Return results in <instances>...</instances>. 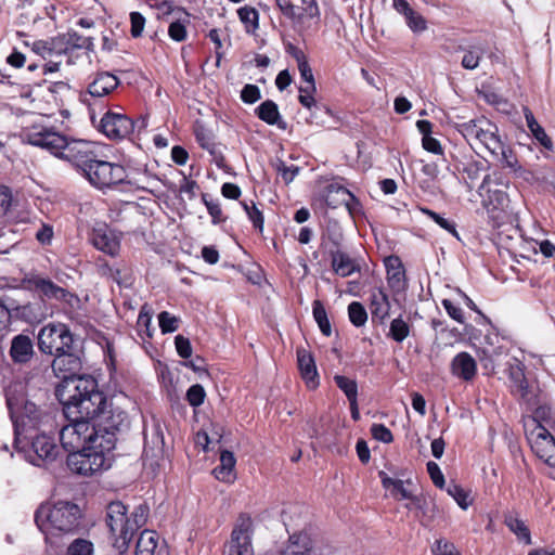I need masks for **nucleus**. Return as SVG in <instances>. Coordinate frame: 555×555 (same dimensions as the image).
<instances>
[{"label": "nucleus", "instance_id": "nucleus-1", "mask_svg": "<svg viewBox=\"0 0 555 555\" xmlns=\"http://www.w3.org/2000/svg\"><path fill=\"white\" fill-rule=\"evenodd\" d=\"M55 396L63 406L64 416L88 422L93 435H117L129 426L128 413L108 403L105 395L99 390L98 382L91 376L59 385Z\"/></svg>", "mask_w": 555, "mask_h": 555}, {"label": "nucleus", "instance_id": "nucleus-2", "mask_svg": "<svg viewBox=\"0 0 555 555\" xmlns=\"http://www.w3.org/2000/svg\"><path fill=\"white\" fill-rule=\"evenodd\" d=\"M23 140L66 160L82 175L94 163L98 153L92 142L68 138L51 127L31 125L23 130Z\"/></svg>", "mask_w": 555, "mask_h": 555}, {"label": "nucleus", "instance_id": "nucleus-3", "mask_svg": "<svg viewBox=\"0 0 555 555\" xmlns=\"http://www.w3.org/2000/svg\"><path fill=\"white\" fill-rule=\"evenodd\" d=\"M150 515L147 504H139L129 514L128 506L121 501H112L106 506L105 522L108 527L113 547L119 555L127 554L137 532L142 529Z\"/></svg>", "mask_w": 555, "mask_h": 555}, {"label": "nucleus", "instance_id": "nucleus-4", "mask_svg": "<svg viewBox=\"0 0 555 555\" xmlns=\"http://www.w3.org/2000/svg\"><path fill=\"white\" fill-rule=\"evenodd\" d=\"M116 441L117 435L114 433L88 436L86 444L67 455L68 468L82 476H91L109 468Z\"/></svg>", "mask_w": 555, "mask_h": 555}, {"label": "nucleus", "instance_id": "nucleus-5", "mask_svg": "<svg viewBox=\"0 0 555 555\" xmlns=\"http://www.w3.org/2000/svg\"><path fill=\"white\" fill-rule=\"evenodd\" d=\"M82 176L99 190L109 189L118 184H128L144 192H151L145 184L153 178L146 165L132 168L128 164L127 167H124L120 164L102 160L98 157Z\"/></svg>", "mask_w": 555, "mask_h": 555}, {"label": "nucleus", "instance_id": "nucleus-6", "mask_svg": "<svg viewBox=\"0 0 555 555\" xmlns=\"http://www.w3.org/2000/svg\"><path fill=\"white\" fill-rule=\"evenodd\" d=\"M34 518L38 529L46 535L70 534L81 527L83 513L78 504L59 500L41 503Z\"/></svg>", "mask_w": 555, "mask_h": 555}, {"label": "nucleus", "instance_id": "nucleus-7", "mask_svg": "<svg viewBox=\"0 0 555 555\" xmlns=\"http://www.w3.org/2000/svg\"><path fill=\"white\" fill-rule=\"evenodd\" d=\"M5 401L14 428V446L20 449L21 437L39 429L48 414L28 399L21 385L10 386L5 390Z\"/></svg>", "mask_w": 555, "mask_h": 555}, {"label": "nucleus", "instance_id": "nucleus-8", "mask_svg": "<svg viewBox=\"0 0 555 555\" xmlns=\"http://www.w3.org/2000/svg\"><path fill=\"white\" fill-rule=\"evenodd\" d=\"M89 79L86 90L80 92L79 100L88 106L90 117L94 121L96 106L102 111L108 105L107 98L120 86V80L106 70H99Z\"/></svg>", "mask_w": 555, "mask_h": 555}, {"label": "nucleus", "instance_id": "nucleus-9", "mask_svg": "<svg viewBox=\"0 0 555 555\" xmlns=\"http://www.w3.org/2000/svg\"><path fill=\"white\" fill-rule=\"evenodd\" d=\"M280 13L291 22L299 33L308 31L321 23V8L318 0H300L296 5L293 0H274Z\"/></svg>", "mask_w": 555, "mask_h": 555}, {"label": "nucleus", "instance_id": "nucleus-10", "mask_svg": "<svg viewBox=\"0 0 555 555\" xmlns=\"http://www.w3.org/2000/svg\"><path fill=\"white\" fill-rule=\"evenodd\" d=\"M37 345L41 353L54 357L72 350L76 339L67 324L50 322L39 330Z\"/></svg>", "mask_w": 555, "mask_h": 555}, {"label": "nucleus", "instance_id": "nucleus-11", "mask_svg": "<svg viewBox=\"0 0 555 555\" xmlns=\"http://www.w3.org/2000/svg\"><path fill=\"white\" fill-rule=\"evenodd\" d=\"M454 128L470 145L480 143L489 152L491 150L498 152L500 147L501 138L498 134V127L485 117L464 122H455Z\"/></svg>", "mask_w": 555, "mask_h": 555}, {"label": "nucleus", "instance_id": "nucleus-12", "mask_svg": "<svg viewBox=\"0 0 555 555\" xmlns=\"http://www.w3.org/2000/svg\"><path fill=\"white\" fill-rule=\"evenodd\" d=\"M27 283L39 294L40 297L38 299H54L64 304L72 310H75L80 306V298L77 294L59 286L49 278L34 274L27 279Z\"/></svg>", "mask_w": 555, "mask_h": 555}, {"label": "nucleus", "instance_id": "nucleus-13", "mask_svg": "<svg viewBox=\"0 0 555 555\" xmlns=\"http://www.w3.org/2000/svg\"><path fill=\"white\" fill-rule=\"evenodd\" d=\"M29 443L26 451L27 460L36 466H42L56 460L60 454V447L53 436L47 434H27L23 436Z\"/></svg>", "mask_w": 555, "mask_h": 555}, {"label": "nucleus", "instance_id": "nucleus-14", "mask_svg": "<svg viewBox=\"0 0 555 555\" xmlns=\"http://www.w3.org/2000/svg\"><path fill=\"white\" fill-rule=\"evenodd\" d=\"M114 111L108 108L100 119L99 131L109 140H124L134 130V121L124 113V109L116 105Z\"/></svg>", "mask_w": 555, "mask_h": 555}, {"label": "nucleus", "instance_id": "nucleus-15", "mask_svg": "<svg viewBox=\"0 0 555 555\" xmlns=\"http://www.w3.org/2000/svg\"><path fill=\"white\" fill-rule=\"evenodd\" d=\"M253 533L251 517L246 513L240 514L228 542V555H253Z\"/></svg>", "mask_w": 555, "mask_h": 555}, {"label": "nucleus", "instance_id": "nucleus-16", "mask_svg": "<svg viewBox=\"0 0 555 555\" xmlns=\"http://www.w3.org/2000/svg\"><path fill=\"white\" fill-rule=\"evenodd\" d=\"M51 367L54 375L62 379L60 385H66V383L69 382H78V379L87 377L79 375L82 369V362L76 345L72 350L63 351L54 356Z\"/></svg>", "mask_w": 555, "mask_h": 555}, {"label": "nucleus", "instance_id": "nucleus-17", "mask_svg": "<svg viewBox=\"0 0 555 555\" xmlns=\"http://www.w3.org/2000/svg\"><path fill=\"white\" fill-rule=\"evenodd\" d=\"M532 452L551 467H555V438L545 426H534L527 434Z\"/></svg>", "mask_w": 555, "mask_h": 555}, {"label": "nucleus", "instance_id": "nucleus-18", "mask_svg": "<svg viewBox=\"0 0 555 555\" xmlns=\"http://www.w3.org/2000/svg\"><path fill=\"white\" fill-rule=\"evenodd\" d=\"M69 423L60 430L62 448L69 453L77 451L87 443L88 436L92 435V426L88 422L66 418Z\"/></svg>", "mask_w": 555, "mask_h": 555}, {"label": "nucleus", "instance_id": "nucleus-19", "mask_svg": "<svg viewBox=\"0 0 555 555\" xmlns=\"http://www.w3.org/2000/svg\"><path fill=\"white\" fill-rule=\"evenodd\" d=\"M11 319L26 322L28 324H38L48 317V307L44 300L35 299L25 304H17L16 300L10 299Z\"/></svg>", "mask_w": 555, "mask_h": 555}, {"label": "nucleus", "instance_id": "nucleus-20", "mask_svg": "<svg viewBox=\"0 0 555 555\" xmlns=\"http://www.w3.org/2000/svg\"><path fill=\"white\" fill-rule=\"evenodd\" d=\"M481 196L482 206L493 219H499L501 214H504L509 205V197L506 190L502 188L490 186L487 189H478Z\"/></svg>", "mask_w": 555, "mask_h": 555}, {"label": "nucleus", "instance_id": "nucleus-21", "mask_svg": "<svg viewBox=\"0 0 555 555\" xmlns=\"http://www.w3.org/2000/svg\"><path fill=\"white\" fill-rule=\"evenodd\" d=\"M9 356L14 364L29 363L35 356L33 339L23 333L15 335L11 340Z\"/></svg>", "mask_w": 555, "mask_h": 555}, {"label": "nucleus", "instance_id": "nucleus-22", "mask_svg": "<svg viewBox=\"0 0 555 555\" xmlns=\"http://www.w3.org/2000/svg\"><path fill=\"white\" fill-rule=\"evenodd\" d=\"M297 364L307 388L311 390L317 389L320 378L312 353L304 348L297 349Z\"/></svg>", "mask_w": 555, "mask_h": 555}, {"label": "nucleus", "instance_id": "nucleus-23", "mask_svg": "<svg viewBox=\"0 0 555 555\" xmlns=\"http://www.w3.org/2000/svg\"><path fill=\"white\" fill-rule=\"evenodd\" d=\"M286 51L296 60L300 77L307 83V86L299 87V92L315 91L314 76L305 52L293 44H289Z\"/></svg>", "mask_w": 555, "mask_h": 555}, {"label": "nucleus", "instance_id": "nucleus-24", "mask_svg": "<svg viewBox=\"0 0 555 555\" xmlns=\"http://www.w3.org/2000/svg\"><path fill=\"white\" fill-rule=\"evenodd\" d=\"M378 477L383 488L389 492L390 496L396 501L412 499V492L405 488L413 485L411 479L402 480L389 477L384 470L378 472Z\"/></svg>", "mask_w": 555, "mask_h": 555}, {"label": "nucleus", "instance_id": "nucleus-25", "mask_svg": "<svg viewBox=\"0 0 555 555\" xmlns=\"http://www.w3.org/2000/svg\"><path fill=\"white\" fill-rule=\"evenodd\" d=\"M451 372L454 376L469 382L476 376L477 363L468 352L462 351L453 358Z\"/></svg>", "mask_w": 555, "mask_h": 555}, {"label": "nucleus", "instance_id": "nucleus-26", "mask_svg": "<svg viewBox=\"0 0 555 555\" xmlns=\"http://www.w3.org/2000/svg\"><path fill=\"white\" fill-rule=\"evenodd\" d=\"M284 555H318L311 537L307 532H295L289 535L284 547Z\"/></svg>", "mask_w": 555, "mask_h": 555}, {"label": "nucleus", "instance_id": "nucleus-27", "mask_svg": "<svg viewBox=\"0 0 555 555\" xmlns=\"http://www.w3.org/2000/svg\"><path fill=\"white\" fill-rule=\"evenodd\" d=\"M330 255L331 267L337 275L341 278H347L353 274L354 272L360 271V266L347 253L340 249H336L331 250Z\"/></svg>", "mask_w": 555, "mask_h": 555}, {"label": "nucleus", "instance_id": "nucleus-28", "mask_svg": "<svg viewBox=\"0 0 555 555\" xmlns=\"http://www.w3.org/2000/svg\"><path fill=\"white\" fill-rule=\"evenodd\" d=\"M256 116L270 126H276L279 129H286V121L282 119L278 104L272 100L263 101L256 109Z\"/></svg>", "mask_w": 555, "mask_h": 555}, {"label": "nucleus", "instance_id": "nucleus-29", "mask_svg": "<svg viewBox=\"0 0 555 555\" xmlns=\"http://www.w3.org/2000/svg\"><path fill=\"white\" fill-rule=\"evenodd\" d=\"M384 266L387 273V281L391 287H400L405 281V269L402 260L397 255H390L384 258Z\"/></svg>", "mask_w": 555, "mask_h": 555}, {"label": "nucleus", "instance_id": "nucleus-30", "mask_svg": "<svg viewBox=\"0 0 555 555\" xmlns=\"http://www.w3.org/2000/svg\"><path fill=\"white\" fill-rule=\"evenodd\" d=\"M92 244L96 249L112 257L118 255L120 249L119 241L106 230H95L92 235Z\"/></svg>", "mask_w": 555, "mask_h": 555}, {"label": "nucleus", "instance_id": "nucleus-31", "mask_svg": "<svg viewBox=\"0 0 555 555\" xmlns=\"http://www.w3.org/2000/svg\"><path fill=\"white\" fill-rule=\"evenodd\" d=\"M236 459L234 453L229 450H223L220 453V464L212 470L215 477L223 482H231L234 480V468Z\"/></svg>", "mask_w": 555, "mask_h": 555}, {"label": "nucleus", "instance_id": "nucleus-32", "mask_svg": "<svg viewBox=\"0 0 555 555\" xmlns=\"http://www.w3.org/2000/svg\"><path fill=\"white\" fill-rule=\"evenodd\" d=\"M504 525L512 531L519 541L527 545L532 543L531 532L528 526L518 517L517 513L506 512L503 515Z\"/></svg>", "mask_w": 555, "mask_h": 555}, {"label": "nucleus", "instance_id": "nucleus-33", "mask_svg": "<svg viewBox=\"0 0 555 555\" xmlns=\"http://www.w3.org/2000/svg\"><path fill=\"white\" fill-rule=\"evenodd\" d=\"M61 41L65 44L64 48H60L59 52H63L65 54L69 53L70 51L75 49L80 50H88L91 51L93 49V38L92 37H86L77 31H68L65 34Z\"/></svg>", "mask_w": 555, "mask_h": 555}, {"label": "nucleus", "instance_id": "nucleus-34", "mask_svg": "<svg viewBox=\"0 0 555 555\" xmlns=\"http://www.w3.org/2000/svg\"><path fill=\"white\" fill-rule=\"evenodd\" d=\"M486 169L483 162L472 158L463 165L462 169L459 168V171L462 172L464 182L468 190H473L475 182L480 178L481 173Z\"/></svg>", "mask_w": 555, "mask_h": 555}, {"label": "nucleus", "instance_id": "nucleus-35", "mask_svg": "<svg viewBox=\"0 0 555 555\" xmlns=\"http://www.w3.org/2000/svg\"><path fill=\"white\" fill-rule=\"evenodd\" d=\"M349 190L338 183H330L324 188L323 199L327 207L335 209L343 205Z\"/></svg>", "mask_w": 555, "mask_h": 555}, {"label": "nucleus", "instance_id": "nucleus-36", "mask_svg": "<svg viewBox=\"0 0 555 555\" xmlns=\"http://www.w3.org/2000/svg\"><path fill=\"white\" fill-rule=\"evenodd\" d=\"M490 153L501 162L504 168H509L514 172L520 170L521 167L518 163L515 152L512 150V147L505 145L501 139L498 152L491 150Z\"/></svg>", "mask_w": 555, "mask_h": 555}, {"label": "nucleus", "instance_id": "nucleus-37", "mask_svg": "<svg viewBox=\"0 0 555 555\" xmlns=\"http://www.w3.org/2000/svg\"><path fill=\"white\" fill-rule=\"evenodd\" d=\"M370 308L373 318L376 317L383 320L386 315H388L390 309L388 295L383 289L373 292L371 295Z\"/></svg>", "mask_w": 555, "mask_h": 555}, {"label": "nucleus", "instance_id": "nucleus-38", "mask_svg": "<svg viewBox=\"0 0 555 555\" xmlns=\"http://www.w3.org/2000/svg\"><path fill=\"white\" fill-rule=\"evenodd\" d=\"M178 12L184 14V18H178L171 22L168 27V36L176 42H182L188 38L186 25L190 24V14L183 9L178 7Z\"/></svg>", "mask_w": 555, "mask_h": 555}, {"label": "nucleus", "instance_id": "nucleus-39", "mask_svg": "<svg viewBox=\"0 0 555 555\" xmlns=\"http://www.w3.org/2000/svg\"><path fill=\"white\" fill-rule=\"evenodd\" d=\"M241 23L247 34H255L259 28V13L250 5H244L237 10Z\"/></svg>", "mask_w": 555, "mask_h": 555}, {"label": "nucleus", "instance_id": "nucleus-40", "mask_svg": "<svg viewBox=\"0 0 555 555\" xmlns=\"http://www.w3.org/2000/svg\"><path fill=\"white\" fill-rule=\"evenodd\" d=\"M312 314H313V319L317 322L321 333L324 336L330 337L332 335V325L328 320L325 307L321 300L315 299L312 302Z\"/></svg>", "mask_w": 555, "mask_h": 555}, {"label": "nucleus", "instance_id": "nucleus-41", "mask_svg": "<svg viewBox=\"0 0 555 555\" xmlns=\"http://www.w3.org/2000/svg\"><path fill=\"white\" fill-rule=\"evenodd\" d=\"M411 327V324L404 321L401 317H398L390 322L387 337L398 344H401L409 337Z\"/></svg>", "mask_w": 555, "mask_h": 555}, {"label": "nucleus", "instance_id": "nucleus-42", "mask_svg": "<svg viewBox=\"0 0 555 555\" xmlns=\"http://www.w3.org/2000/svg\"><path fill=\"white\" fill-rule=\"evenodd\" d=\"M201 199L202 203L206 206L209 216L211 217L212 224H221L228 220V217L222 211L219 201H214L207 193H202Z\"/></svg>", "mask_w": 555, "mask_h": 555}, {"label": "nucleus", "instance_id": "nucleus-43", "mask_svg": "<svg viewBox=\"0 0 555 555\" xmlns=\"http://www.w3.org/2000/svg\"><path fill=\"white\" fill-rule=\"evenodd\" d=\"M158 533L154 530L144 529L140 532L138 538L135 550H141L147 554L154 555L155 548L157 547Z\"/></svg>", "mask_w": 555, "mask_h": 555}, {"label": "nucleus", "instance_id": "nucleus-44", "mask_svg": "<svg viewBox=\"0 0 555 555\" xmlns=\"http://www.w3.org/2000/svg\"><path fill=\"white\" fill-rule=\"evenodd\" d=\"M241 205L246 212L248 219L253 223L254 229L262 234L264 228V217L262 211L257 207V205L250 201L247 203L246 201L241 202Z\"/></svg>", "mask_w": 555, "mask_h": 555}, {"label": "nucleus", "instance_id": "nucleus-45", "mask_svg": "<svg viewBox=\"0 0 555 555\" xmlns=\"http://www.w3.org/2000/svg\"><path fill=\"white\" fill-rule=\"evenodd\" d=\"M420 210L422 214L435 221L440 228L449 232L455 238L460 240V234L456 230V223L453 220L447 219L427 207H421Z\"/></svg>", "mask_w": 555, "mask_h": 555}, {"label": "nucleus", "instance_id": "nucleus-46", "mask_svg": "<svg viewBox=\"0 0 555 555\" xmlns=\"http://www.w3.org/2000/svg\"><path fill=\"white\" fill-rule=\"evenodd\" d=\"M532 421L535 423V426L551 428L555 424V413L550 405H539L533 412Z\"/></svg>", "mask_w": 555, "mask_h": 555}, {"label": "nucleus", "instance_id": "nucleus-47", "mask_svg": "<svg viewBox=\"0 0 555 555\" xmlns=\"http://www.w3.org/2000/svg\"><path fill=\"white\" fill-rule=\"evenodd\" d=\"M348 317L351 324L356 327L363 326L367 321V312L364 306L359 301H352L349 304Z\"/></svg>", "mask_w": 555, "mask_h": 555}, {"label": "nucleus", "instance_id": "nucleus-48", "mask_svg": "<svg viewBox=\"0 0 555 555\" xmlns=\"http://www.w3.org/2000/svg\"><path fill=\"white\" fill-rule=\"evenodd\" d=\"M334 382L336 386L346 395L348 400L358 398V384L354 379L344 375H335Z\"/></svg>", "mask_w": 555, "mask_h": 555}, {"label": "nucleus", "instance_id": "nucleus-49", "mask_svg": "<svg viewBox=\"0 0 555 555\" xmlns=\"http://www.w3.org/2000/svg\"><path fill=\"white\" fill-rule=\"evenodd\" d=\"M447 491L448 494L455 500L462 509H467L472 504V500H469V493L462 486L457 483H451L449 485Z\"/></svg>", "mask_w": 555, "mask_h": 555}, {"label": "nucleus", "instance_id": "nucleus-50", "mask_svg": "<svg viewBox=\"0 0 555 555\" xmlns=\"http://www.w3.org/2000/svg\"><path fill=\"white\" fill-rule=\"evenodd\" d=\"M490 186L508 189L509 180L501 171H493L492 173L486 175L480 184V189H487Z\"/></svg>", "mask_w": 555, "mask_h": 555}, {"label": "nucleus", "instance_id": "nucleus-51", "mask_svg": "<svg viewBox=\"0 0 555 555\" xmlns=\"http://www.w3.org/2000/svg\"><path fill=\"white\" fill-rule=\"evenodd\" d=\"M180 320L168 311L158 314V324L163 334L173 333L179 328Z\"/></svg>", "mask_w": 555, "mask_h": 555}, {"label": "nucleus", "instance_id": "nucleus-52", "mask_svg": "<svg viewBox=\"0 0 555 555\" xmlns=\"http://www.w3.org/2000/svg\"><path fill=\"white\" fill-rule=\"evenodd\" d=\"M93 543L86 539H75L67 548L68 555H93Z\"/></svg>", "mask_w": 555, "mask_h": 555}, {"label": "nucleus", "instance_id": "nucleus-53", "mask_svg": "<svg viewBox=\"0 0 555 555\" xmlns=\"http://www.w3.org/2000/svg\"><path fill=\"white\" fill-rule=\"evenodd\" d=\"M205 398L206 391L201 384H194L186 390L185 399L193 408L202 405L205 401Z\"/></svg>", "mask_w": 555, "mask_h": 555}, {"label": "nucleus", "instance_id": "nucleus-54", "mask_svg": "<svg viewBox=\"0 0 555 555\" xmlns=\"http://www.w3.org/2000/svg\"><path fill=\"white\" fill-rule=\"evenodd\" d=\"M205 150L210 154L212 162L219 169L224 172H230L231 167L228 165L227 158L218 143H215Z\"/></svg>", "mask_w": 555, "mask_h": 555}, {"label": "nucleus", "instance_id": "nucleus-55", "mask_svg": "<svg viewBox=\"0 0 555 555\" xmlns=\"http://www.w3.org/2000/svg\"><path fill=\"white\" fill-rule=\"evenodd\" d=\"M151 324H152V315L149 310H146V305H144L138 315L137 320V327L139 331V334L145 333L147 337H152L151 332Z\"/></svg>", "mask_w": 555, "mask_h": 555}, {"label": "nucleus", "instance_id": "nucleus-56", "mask_svg": "<svg viewBox=\"0 0 555 555\" xmlns=\"http://www.w3.org/2000/svg\"><path fill=\"white\" fill-rule=\"evenodd\" d=\"M348 198H345L344 205L348 210L349 215L354 219L356 217H360L364 215L363 205L361 201L349 191L346 195Z\"/></svg>", "mask_w": 555, "mask_h": 555}, {"label": "nucleus", "instance_id": "nucleus-57", "mask_svg": "<svg viewBox=\"0 0 555 555\" xmlns=\"http://www.w3.org/2000/svg\"><path fill=\"white\" fill-rule=\"evenodd\" d=\"M194 137L197 144L203 150L208 149L210 145L216 143L211 132L202 125H198L194 128Z\"/></svg>", "mask_w": 555, "mask_h": 555}, {"label": "nucleus", "instance_id": "nucleus-58", "mask_svg": "<svg viewBox=\"0 0 555 555\" xmlns=\"http://www.w3.org/2000/svg\"><path fill=\"white\" fill-rule=\"evenodd\" d=\"M403 16L412 31L420 33L426 29V20L413 9H411V14H404Z\"/></svg>", "mask_w": 555, "mask_h": 555}, {"label": "nucleus", "instance_id": "nucleus-59", "mask_svg": "<svg viewBox=\"0 0 555 555\" xmlns=\"http://www.w3.org/2000/svg\"><path fill=\"white\" fill-rule=\"evenodd\" d=\"M175 346L180 358L188 360L192 357L193 348L188 337L180 334L177 335L175 337Z\"/></svg>", "mask_w": 555, "mask_h": 555}, {"label": "nucleus", "instance_id": "nucleus-60", "mask_svg": "<svg viewBox=\"0 0 555 555\" xmlns=\"http://www.w3.org/2000/svg\"><path fill=\"white\" fill-rule=\"evenodd\" d=\"M371 435L375 440L384 443H390L393 441V435L391 430L384 424H373L371 426Z\"/></svg>", "mask_w": 555, "mask_h": 555}, {"label": "nucleus", "instance_id": "nucleus-61", "mask_svg": "<svg viewBox=\"0 0 555 555\" xmlns=\"http://www.w3.org/2000/svg\"><path fill=\"white\" fill-rule=\"evenodd\" d=\"M261 98V92L258 86L247 83L241 91V100L246 104H254Z\"/></svg>", "mask_w": 555, "mask_h": 555}, {"label": "nucleus", "instance_id": "nucleus-62", "mask_svg": "<svg viewBox=\"0 0 555 555\" xmlns=\"http://www.w3.org/2000/svg\"><path fill=\"white\" fill-rule=\"evenodd\" d=\"M183 178L179 184V192L185 193L190 201L196 197L197 191L199 190V184L197 181L188 178L183 172Z\"/></svg>", "mask_w": 555, "mask_h": 555}, {"label": "nucleus", "instance_id": "nucleus-63", "mask_svg": "<svg viewBox=\"0 0 555 555\" xmlns=\"http://www.w3.org/2000/svg\"><path fill=\"white\" fill-rule=\"evenodd\" d=\"M441 305L446 309L448 315L460 324L465 322L462 309L456 306L451 299L444 298L441 300Z\"/></svg>", "mask_w": 555, "mask_h": 555}, {"label": "nucleus", "instance_id": "nucleus-64", "mask_svg": "<svg viewBox=\"0 0 555 555\" xmlns=\"http://www.w3.org/2000/svg\"><path fill=\"white\" fill-rule=\"evenodd\" d=\"M433 553L434 555H461L452 542L443 539L436 541Z\"/></svg>", "mask_w": 555, "mask_h": 555}]
</instances>
